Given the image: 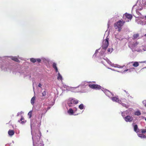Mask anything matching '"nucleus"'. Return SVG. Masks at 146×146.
<instances>
[{
    "mask_svg": "<svg viewBox=\"0 0 146 146\" xmlns=\"http://www.w3.org/2000/svg\"><path fill=\"white\" fill-rule=\"evenodd\" d=\"M42 96H44L46 95V91H44L42 93Z\"/></svg>",
    "mask_w": 146,
    "mask_h": 146,
    "instance_id": "26",
    "label": "nucleus"
},
{
    "mask_svg": "<svg viewBox=\"0 0 146 146\" xmlns=\"http://www.w3.org/2000/svg\"><path fill=\"white\" fill-rule=\"evenodd\" d=\"M35 100V98L34 97H33L31 100V104H33L34 103V101Z\"/></svg>",
    "mask_w": 146,
    "mask_h": 146,
    "instance_id": "22",
    "label": "nucleus"
},
{
    "mask_svg": "<svg viewBox=\"0 0 146 146\" xmlns=\"http://www.w3.org/2000/svg\"><path fill=\"white\" fill-rule=\"evenodd\" d=\"M145 107H146V103L145 104Z\"/></svg>",
    "mask_w": 146,
    "mask_h": 146,
    "instance_id": "32",
    "label": "nucleus"
},
{
    "mask_svg": "<svg viewBox=\"0 0 146 146\" xmlns=\"http://www.w3.org/2000/svg\"><path fill=\"white\" fill-rule=\"evenodd\" d=\"M125 119L126 122H131L133 120V117L129 115H127L125 117Z\"/></svg>",
    "mask_w": 146,
    "mask_h": 146,
    "instance_id": "6",
    "label": "nucleus"
},
{
    "mask_svg": "<svg viewBox=\"0 0 146 146\" xmlns=\"http://www.w3.org/2000/svg\"><path fill=\"white\" fill-rule=\"evenodd\" d=\"M32 111H30L29 113H28V115L29 116V118H31L32 116Z\"/></svg>",
    "mask_w": 146,
    "mask_h": 146,
    "instance_id": "24",
    "label": "nucleus"
},
{
    "mask_svg": "<svg viewBox=\"0 0 146 146\" xmlns=\"http://www.w3.org/2000/svg\"><path fill=\"white\" fill-rule=\"evenodd\" d=\"M68 113L70 115H72L74 114V111L72 108H70L69 110L68 111Z\"/></svg>",
    "mask_w": 146,
    "mask_h": 146,
    "instance_id": "14",
    "label": "nucleus"
},
{
    "mask_svg": "<svg viewBox=\"0 0 146 146\" xmlns=\"http://www.w3.org/2000/svg\"><path fill=\"white\" fill-rule=\"evenodd\" d=\"M139 35L138 34H135L133 36V37L134 39H135L137 38L139 36Z\"/></svg>",
    "mask_w": 146,
    "mask_h": 146,
    "instance_id": "23",
    "label": "nucleus"
},
{
    "mask_svg": "<svg viewBox=\"0 0 146 146\" xmlns=\"http://www.w3.org/2000/svg\"><path fill=\"white\" fill-rule=\"evenodd\" d=\"M108 52H111V49L110 48H108Z\"/></svg>",
    "mask_w": 146,
    "mask_h": 146,
    "instance_id": "27",
    "label": "nucleus"
},
{
    "mask_svg": "<svg viewBox=\"0 0 146 146\" xmlns=\"http://www.w3.org/2000/svg\"><path fill=\"white\" fill-rule=\"evenodd\" d=\"M134 130L135 131L136 133L139 132V130L138 128L137 125V124L134 126Z\"/></svg>",
    "mask_w": 146,
    "mask_h": 146,
    "instance_id": "12",
    "label": "nucleus"
},
{
    "mask_svg": "<svg viewBox=\"0 0 146 146\" xmlns=\"http://www.w3.org/2000/svg\"><path fill=\"white\" fill-rule=\"evenodd\" d=\"M138 136L141 138H146V136L143 134H138Z\"/></svg>",
    "mask_w": 146,
    "mask_h": 146,
    "instance_id": "19",
    "label": "nucleus"
},
{
    "mask_svg": "<svg viewBox=\"0 0 146 146\" xmlns=\"http://www.w3.org/2000/svg\"><path fill=\"white\" fill-rule=\"evenodd\" d=\"M42 86V85L40 83H39L38 84V86L39 87H41Z\"/></svg>",
    "mask_w": 146,
    "mask_h": 146,
    "instance_id": "29",
    "label": "nucleus"
},
{
    "mask_svg": "<svg viewBox=\"0 0 146 146\" xmlns=\"http://www.w3.org/2000/svg\"><path fill=\"white\" fill-rule=\"evenodd\" d=\"M145 120L146 121V118H145Z\"/></svg>",
    "mask_w": 146,
    "mask_h": 146,
    "instance_id": "34",
    "label": "nucleus"
},
{
    "mask_svg": "<svg viewBox=\"0 0 146 146\" xmlns=\"http://www.w3.org/2000/svg\"><path fill=\"white\" fill-rule=\"evenodd\" d=\"M88 86L90 88L96 90L101 89V86L98 84H89Z\"/></svg>",
    "mask_w": 146,
    "mask_h": 146,
    "instance_id": "3",
    "label": "nucleus"
},
{
    "mask_svg": "<svg viewBox=\"0 0 146 146\" xmlns=\"http://www.w3.org/2000/svg\"><path fill=\"white\" fill-rule=\"evenodd\" d=\"M42 116H41V118H42Z\"/></svg>",
    "mask_w": 146,
    "mask_h": 146,
    "instance_id": "35",
    "label": "nucleus"
},
{
    "mask_svg": "<svg viewBox=\"0 0 146 146\" xmlns=\"http://www.w3.org/2000/svg\"><path fill=\"white\" fill-rule=\"evenodd\" d=\"M111 100L113 102H115L119 103H120L121 102V101L119 100V98L116 97L112 98Z\"/></svg>",
    "mask_w": 146,
    "mask_h": 146,
    "instance_id": "8",
    "label": "nucleus"
},
{
    "mask_svg": "<svg viewBox=\"0 0 146 146\" xmlns=\"http://www.w3.org/2000/svg\"><path fill=\"white\" fill-rule=\"evenodd\" d=\"M133 51L134 52L135 51H137V52H140V50H135V49H134V48H133Z\"/></svg>",
    "mask_w": 146,
    "mask_h": 146,
    "instance_id": "28",
    "label": "nucleus"
},
{
    "mask_svg": "<svg viewBox=\"0 0 146 146\" xmlns=\"http://www.w3.org/2000/svg\"><path fill=\"white\" fill-rule=\"evenodd\" d=\"M132 18V15L127 13H125L123 15V18L126 20V18H127L128 19L131 20Z\"/></svg>",
    "mask_w": 146,
    "mask_h": 146,
    "instance_id": "4",
    "label": "nucleus"
},
{
    "mask_svg": "<svg viewBox=\"0 0 146 146\" xmlns=\"http://www.w3.org/2000/svg\"><path fill=\"white\" fill-rule=\"evenodd\" d=\"M130 63L133 64V66L134 67H137L139 65V62H130L129 64H130Z\"/></svg>",
    "mask_w": 146,
    "mask_h": 146,
    "instance_id": "9",
    "label": "nucleus"
},
{
    "mask_svg": "<svg viewBox=\"0 0 146 146\" xmlns=\"http://www.w3.org/2000/svg\"><path fill=\"white\" fill-rule=\"evenodd\" d=\"M129 20L123 21L122 19L120 20L115 23L114 24V27L115 29H118V31H120L121 29V27L123 26V25L125 23V22H129Z\"/></svg>",
    "mask_w": 146,
    "mask_h": 146,
    "instance_id": "1",
    "label": "nucleus"
},
{
    "mask_svg": "<svg viewBox=\"0 0 146 146\" xmlns=\"http://www.w3.org/2000/svg\"><path fill=\"white\" fill-rule=\"evenodd\" d=\"M134 114L135 115L139 116L141 115V113L140 111L138 110L135 111Z\"/></svg>",
    "mask_w": 146,
    "mask_h": 146,
    "instance_id": "18",
    "label": "nucleus"
},
{
    "mask_svg": "<svg viewBox=\"0 0 146 146\" xmlns=\"http://www.w3.org/2000/svg\"><path fill=\"white\" fill-rule=\"evenodd\" d=\"M8 133L9 135L12 136L14 134V132L13 130L10 129L8 131Z\"/></svg>",
    "mask_w": 146,
    "mask_h": 146,
    "instance_id": "15",
    "label": "nucleus"
},
{
    "mask_svg": "<svg viewBox=\"0 0 146 146\" xmlns=\"http://www.w3.org/2000/svg\"><path fill=\"white\" fill-rule=\"evenodd\" d=\"M11 59L15 62H20V61L16 57H11Z\"/></svg>",
    "mask_w": 146,
    "mask_h": 146,
    "instance_id": "11",
    "label": "nucleus"
},
{
    "mask_svg": "<svg viewBox=\"0 0 146 146\" xmlns=\"http://www.w3.org/2000/svg\"><path fill=\"white\" fill-rule=\"evenodd\" d=\"M135 70V68L133 67L129 69H127V70H125L124 71L125 72H126L127 71H128L129 72H131L132 71H134Z\"/></svg>",
    "mask_w": 146,
    "mask_h": 146,
    "instance_id": "16",
    "label": "nucleus"
},
{
    "mask_svg": "<svg viewBox=\"0 0 146 146\" xmlns=\"http://www.w3.org/2000/svg\"><path fill=\"white\" fill-rule=\"evenodd\" d=\"M30 60L31 62L33 63H35L36 61H37L39 63L41 61L40 59L39 58L36 59L34 58H31L30 59Z\"/></svg>",
    "mask_w": 146,
    "mask_h": 146,
    "instance_id": "7",
    "label": "nucleus"
},
{
    "mask_svg": "<svg viewBox=\"0 0 146 146\" xmlns=\"http://www.w3.org/2000/svg\"><path fill=\"white\" fill-rule=\"evenodd\" d=\"M50 107H48L47 108V110H48L50 109Z\"/></svg>",
    "mask_w": 146,
    "mask_h": 146,
    "instance_id": "30",
    "label": "nucleus"
},
{
    "mask_svg": "<svg viewBox=\"0 0 146 146\" xmlns=\"http://www.w3.org/2000/svg\"><path fill=\"white\" fill-rule=\"evenodd\" d=\"M79 108L80 110H82L84 109V106L83 104H80L78 107Z\"/></svg>",
    "mask_w": 146,
    "mask_h": 146,
    "instance_id": "21",
    "label": "nucleus"
},
{
    "mask_svg": "<svg viewBox=\"0 0 146 146\" xmlns=\"http://www.w3.org/2000/svg\"><path fill=\"white\" fill-rule=\"evenodd\" d=\"M141 133H146V129H142Z\"/></svg>",
    "mask_w": 146,
    "mask_h": 146,
    "instance_id": "25",
    "label": "nucleus"
},
{
    "mask_svg": "<svg viewBox=\"0 0 146 146\" xmlns=\"http://www.w3.org/2000/svg\"><path fill=\"white\" fill-rule=\"evenodd\" d=\"M21 121V123L22 124H24L27 121L26 120H25V119L23 116H21L20 120L18 121L19 122H20Z\"/></svg>",
    "mask_w": 146,
    "mask_h": 146,
    "instance_id": "10",
    "label": "nucleus"
},
{
    "mask_svg": "<svg viewBox=\"0 0 146 146\" xmlns=\"http://www.w3.org/2000/svg\"><path fill=\"white\" fill-rule=\"evenodd\" d=\"M109 40L108 38L107 37L106 39L103 40L102 48L103 49L106 50L108 48L109 44Z\"/></svg>",
    "mask_w": 146,
    "mask_h": 146,
    "instance_id": "2",
    "label": "nucleus"
},
{
    "mask_svg": "<svg viewBox=\"0 0 146 146\" xmlns=\"http://www.w3.org/2000/svg\"><path fill=\"white\" fill-rule=\"evenodd\" d=\"M52 67L55 70L56 72H58V70L56 66V64L55 63H53L52 64Z\"/></svg>",
    "mask_w": 146,
    "mask_h": 146,
    "instance_id": "13",
    "label": "nucleus"
},
{
    "mask_svg": "<svg viewBox=\"0 0 146 146\" xmlns=\"http://www.w3.org/2000/svg\"><path fill=\"white\" fill-rule=\"evenodd\" d=\"M57 79L58 80H61L62 81V77L59 72L58 73V76H57Z\"/></svg>",
    "mask_w": 146,
    "mask_h": 146,
    "instance_id": "17",
    "label": "nucleus"
},
{
    "mask_svg": "<svg viewBox=\"0 0 146 146\" xmlns=\"http://www.w3.org/2000/svg\"><path fill=\"white\" fill-rule=\"evenodd\" d=\"M145 19H146V16H145Z\"/></svg>",
    "mask_w": 146,
    "mask_h": 146,
    "instance_id": "33",
    "label": "nucleus"
},
{
    "mask_svg": "<svg viewBox=\"0 0 146 146\" xmlns=\"http://www.w3.org/2000/svg\"><path fill=\"white\" fill-rule=\"evenodd\" d=\"M137 44H134V46H136L137 45Z\"/></svg>",
    "mask_w": 146,
    "mask_h": 146,
    "instance_id": "31",
    "label": "nucleus"
},
{
    "mask_svg": "<svg viewBox=\"0 0 146 146\" xmlns=\"http://www.w3.org/2000/svg\"><path fill=\"white\" fill-rule=\"evenodd\" d=\"M73 102L74 104H76L78 103V101L77 100L73 99Z\"/></svg>",
    "mask_w": 146,
    "mask_h": 146,
    "instance_id": "20",
    "label": "nucleus"
},
{
    "mask_svg": "<svg viewBox=\"0 0 146 146\" xmlns=\"http://www.w3.org/2000/svg\"><path fill=\"white\" fill-rule=\"evenodd\" d=\"M67 104L70 107L73 106L74 104L73 102V99L71 98L69 99L68 101Z\"/></svg>",
    "mask_w": 146,
    "mask_h": 146,
    "instance_id": "5",
    "label": "nucleus"
}]
</instances>
